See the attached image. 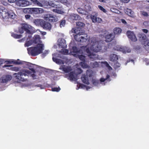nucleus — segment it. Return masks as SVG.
I'll list each match as a JSON object with an SVG mask.
<instances>
[{
  "instance_id": "nucleus-62",
  "label": "nucleus",
  "mask_w": 149,
  "mask_h": 149,
  "mask_svg": "<svg viewBox=\"0 0 149 149\" xmlns=\"http://www.w3.org/2000/svg\"><path fill=\"white\" fill-rule=\"evenodd\" d=\"M131 61L132 62V63H133V64H134V61L133 60H131Z\"/></svg>"
},
{
  "instance_id": "nucleus-20",
  "label": "nucleus",
  "mask_w": 149,
  "mask_h": 149,
  "mask_svg": "<svg viewBox=\"0 0 149 149\" xmlns=\"http://www.w3.org/2000/svg\"><path fill=\"white\" fill-rule=\"evenodd\" d=\"M127 34L128 38L131 40L135 42L137 40V38L133 32L128 31L127 33Z\"/></svg>"
},
{
  "instance_id": "nucleus-58",
  "label": "nucleus",
  "mask_w": 149,
  "mask_h": 149,
  "mask_svg": "<svg viewBox=\"0 0 149 149\" xmlns=\"http://www.w3.org/2000/svg\"><path fill=\"white\" fill-rule=\"evenodd\" d=\"M146 64L147 65H149V60H148L146 62Z\"/></svg>"
},
{
  "instance_id": "nucleus-44",
  "label": "nucleus",
  "mask_w": 149,
  "mask_h": 149,
  "mask_svg": "<svg viewBox=\"0 0 149 149\" xmlns=\"http://www.w3.org/2000/svg\"><path fill=\"white\" fill-rule=\"evenodd\" d=\"M98 7L100 10L106 13V10L101 6L99 5L98 6Z\"/></svg>"
},
{
  "instance_id": "nucleus-35",
  "label": "nucleus",
  "mask_w": 149,
  "mask_h": 149,
  "mask_svg": "<svg viewBox=\"0 0 149 149\" xmlns=\"http://www.w3.org/2000/svg\"><path fill=\"white\" fill-rule=\"evenodd\" d=\"M102 63L103 65H104L109 70H110L112 69L111 67L109 65L107 62H102Z\"/></svg>"
},
{
  "instance_id": "nucleus-48",
  "label": "nucleus",
  "mask_w": 149,
  "mask_h": 149,
  "mask_svg": "<svg viewBox=\"0 0 149 149\" xmlns=\"http://www.w3.org/2000/svg\"><path fill=\"white\" fill-rule=\"evenodd\" d=\"M142 14L145 16H148V13L146 12H145V11H143L142 12Z\"/></svg>"
},
{
  "instance_id": "nucleus-49",
  "label": "nucleus",
  "mask_w": 149,
  "mask_h": 149,
  "mask_svg": "<svg viewBox=\"0 0 149 149\" xmlns=\"http://www.w3.org/2000/svg\"><path fill=\"white\" fill-rule=\"evenodd\" d=\"M122 2L124 3H127L130 0H120Z\"/></svg>"
},
{
  "instance_id": "nucleus-26",
  "label": "nucleus",
  "mask_w": 149,
  "mask_h": 149,
  "mask_svg": "<svg viewBox=\"0 0 149 149\" xmlns=\"http://www.w3.org/2000/svg\"><path fill=\"white\" fill-rule=\"evenodd\" d=\"M70 18L73 20H81L82 18L78 15L72 14L70 15Z\"/></svg>"
},
{
  "instance_id": "nucleus-41",
  "label": "nucleus",
  "mask_w": 149,
  "mask_h": 149,
  "mask_svg": "<svg viewBox=\"0 0 149 149\" xmlns=\"http://www.w3.org/2000/svg\"><path fill=\"white\" fill-rule=\"evenodd\" d=\"M85 8L86 10V11H87V12L88 11H90L91 9V8L90 6L88 5H85Z\"/></svg>"
},
{
  "instance_id": "nucleus-24",
  "label": "nucleus",
  "mask_w": 149,
  "mask_h": 149,
  "mask_svg": "<svg viewBox=\"0 0 149 149\" xmlns=\"http://www.w3.org/2000/svg\"><path fill=\"white\" fill-rule=\"evenodd\" d=\"M77 90H78L79 88H82L84 89H86L87 91H88L89 89L91 88V87L86 86L80 83H78L77 84Z\"/></svg>"
},
{
  "instance_id": "nucleus-18",
  "label": "nucleus",
  "mask_w": 149,
  "mask_h": 149,
  "mask_svg": "<svg viewBox=\"0 0 149 149\" xmlns=\"http://www.w3.org/2000/svg\"><path fill=\"white\" fill-rule=\"evenodd\" d=\"M52 55V59L54 61L59 65L64 64V61L56 58L57 57H58L60 56L59 54L57 53H55L53 54Z\"/></svg>"
},
{
  "instance_id": "nucleus-34",
  "label": "nucleus",
  "mask_w": 149,
  "mask_h": 149,
  "mask_svg": "<svg viewBox=\"0 0 149 149\" xmlns=\"http://www.w3.org/2000/svg\"><path fill=\"white\" fill-rule=\"evenodd\" d=\"M9 63H13L14 64H19L21 63V61H17L14 60H10L7 61Z\"/></svg>"
},
{
  "instance_id": "nucleus-50",
  "label": "nucleus",
  "mask_w": 149,
  "mask_h": 149,
  "mask_svg": "<svg viewBox=\"0 0 149 149\" xmlns=\"http://www.w3.org/2000/svg\"><path fill=\"white\" fill-rule=\"evenodd\" d=\"M142 31L144 33H147L148 32V30L146 29H143Z\"/></svg>"
},
{
  "instance_id": "nucleus-27",
  "label": "nucleus",
  "mask_w": 149,
  "mask_h": 149,
  "mask_svg": "<svg viewBox=\"0 0 149 149\" xmlns=\"http://www.w3.org/2000/svg\"><path fill=\"white\" fill-rule=\"evenodd\" d=\"M125 13L129 16L134 17V12L131 9L127 8L125 10Z\"/></svg>"
},
{
  "instance_id": "nucleus-36",
  "label": "nucleus",
  "mask_w": 149,
  "mask_h": 149,
  "mask_svg": "<svg viewBox=\"0 0 149 149\" xmlns=\"http://www.w3.org/2000/svg\"><path fill=\"white\" fill-rule=\"evenodd\" d=\"M61 52L62 53V54L67 55V54H70V52H69L66 49H64L63 48L61 50Z\"/></svg>"
},
{
  "instance_id": "nucleus-46",
  "label": "nucleus",
  "mask_w": 149,
  "mask_h": 149,
  "mask_svg": "<svg viewBox=\"0 0 149 149\" xmlns=\"http://www.w3.org/2000/svg\"><path fill=\"white\" fill-rule=\"evenodd\" d=\"M143 25L145 26L149 27V22L145 21L143 23Z\"/></svg>"
},
{
  "instance_id": "nucleus-22",
  "label": "nucleus",
  "mask_w": 149,
  "mask_h": 149,
  "mask_svg": "<svg viewBox=\"0 0 149 149\" xmlns=\"http://www.w3.org/2000/svg\"><path fill=\"white\" fill-rule=\"evenodd\" d=\"M42 27L45 29L50 31L52 29V26L50 23L44 21Z\"/></svg>"
},
{
  "instance_id": "nucleus-38",
  "label": "nucleus",
  "mask_w": 149,
  "mask_h": 149,
  "mask_svg": "<svg viewBox=\"0 0 149 149\" xmlns=\"http://www.w3.org/2000/svg\"><path fill=\"white\" fill-rule=\"evenodd\" d=\"M65 24V21L64 19H62L60 21V27L61 28L64 27Z\"/></svg>"
},
{
  "instance_id": "nucleus-53",
  "label": "nucleus",
  "mask_w": 149,
  "mask_h": 149,
  "mask_svg": "<svg viewBox=\"0 0 149 149\" xmlns=\"http://www.w3.org/2000/svg\"><path fill=\"white\" fill-rule=\"evenodd\" d=\"M121 21L123 23L125 24H126V21L124 19H121Z\"/></svg>"
},
{
  "instance_id": "nucleus-56",
  "label": "nucleus",
  "mask_w": 149,
  "mask_h": 149,
  "mask_svg": "<svg viewBox=\"0 0 149 149\" xmlns=\"http://www.w3.org/2000/svg\"><path fill=\"white\" fill-rule=\"evenodd\" d=\"M46 32H41V33L42 35H45L46 34Z\"/></svg>"
},
{
  "instance_id": "nucleus-60",
  "label": "nucleus",
  "mask_w": 149,
  "mask_h": 149,
  "mask_svg": "<svg viewBox=\"0 0 149 149\" xmlns=\"http://www.w3.org/2000/svg\"><path fill=\"white\" fill-rule=\"evenodd\" d=\"M8 66H9L8 65H4V66H3V68H4V67H8Z\"/></svg>"
},
{
  "instance_id": "nucleus-12",
  "label": "nucleus",
  "mask_w": 149,
  "mask_h": 149,
  "mask_svg": "<svg viewBox=\"0 0 149 149\" xmlns=\"http://www.w3.org/2000/svg\"><path fill=\"white\" fill-rule=\"evenodd\" d=\"M81 52H80V53L79 54H78L77 55V57H78L79 59L83 61V62H81L80 63V65L81 66V67L83 68H89V66L87 65L85 63L84 61H85V56L83 55L82 54H81L82 53H83V52L82 51V50L83 49H84L86 52V51L84 49V48L83 47V46L81 47Z\"/></svg>"
},
{
  "instance_id": "nucleus-29",
  "label": "nucleus",
  "mask_w": 149,
  "mask_h": 149,
  "mask_svg": "<svg viewBox=\"0 0 149 149\" xmlns=\"http://www.w3.org/2000/svg\"><path fill=\"white\" fill-rule=\"evenodd\" d=\"M122 31L121 29L119 28H116L113 29V33L115 35L120 34Z\"/></svg>"
},
{
  "instance_id": "nucleus-23",
  "label": "nucleus",
  "mask_w": 149,
  "mask_h": 149,
  "mask_svg": "<svg viewBox=\"0 0 149 149\" xmlns=\"http://www.w3.org/2000/svg\"><path fill=\"white\" fill-rule=\"evenodd\" d=\"M12 77L11 75H7L4 76L0 79V81L2 83H6L11 80Z\"/></svg>"
},
{
  "instance_id": "nucleus-4",
  "label": "nucleus",
  "mask_w": 149,
  "mask_h": 149,
  "mask_svg": "<svg viewBox=\"0 0 149 149\" xmlns=\"http://www.w3.org/2000/svg\"><path fill=\"white\" fill-rule=\"evenodd\" d=\"M35 72V71L33 68L28 70H22L21 72L17 73H15V77L18 80L22 81H25L29 74Z\"/></svg>"
},
{
  "instance_id": "nucleus-43",
  "label": "nucleus",
  "mask_w": 149,
  "mask_h": 149,
  "mask_svg": "<svg viewBox=\"0 0 149 149\" xmlns=\"http://www.w3.org/2000/svg\"><path fill=\"white\" fill-rule=\"evenodd\" d=\"M61 90L60 88L58 87L54 88H52V91H53L59 92Z\"/></svg>"
},
{
  "instance_id": "nucleus-14",
  "label": "nucleus",
  "mask_w": 149,
  "mask_h": 149,
  "mask_svg": "<svg viewBox=\"0 0 149 149\" xmlns=\"http://www.w3.org/2000/svg\"><path fill=\"white\" fill-rule=\"evenodd\" d=\"M15 4L18 6L23 7L31 5V3L26 0H17Z\"/></svg>"
},
{
  "instance_id": "nucleus-15",
  "label": "nucleus",
  "mask_w": 149,
  "mask_h": 149,
  "mask_svg": "<svg viewBox=\"0 0 149 149\" xmlns=\"http://www.w3.org/2000/svg\"><path fill=\"white\" fill-rule=\"evenodd\" d=\"M90 17L93 23H101L102 22V19L99 17H97L96 15H91L90 16L88 15L86 17V19H88Z\"/></svg>"
},
{
  "instance_id": "nucleus-2",
  "label": "nucleus",
  "mask_w": 149,
  "mask_h": 149,
  "mask_svg": "<svg viewBox=\"0 0 149 149\" xmlns=\"http://www.w3.org/2000/svg\"><path fill=\"white\" fill-rule=\"evenodd\" d=\"M60 69L66 73H68L70 72L69 74V78L71 81H75L78 79L77 75L81 74L82 72V70L79 67L78 65H77L76 69L75 71L76 73L73 72L72 71V70L71 67L68 66L65 67V66H61Z\"/></svg>"
},
{
  "instance_id": "nucleus-7",
  "label": "nucleus",
  "mask_w": 149,
  "mask_h": 149,
  "mask_svg": "<svg viewBox=\"0 0 149 149\" xmlns=\"http://www.w3.org/2000/svg\"><path fill=\"white\" fill-rule=\"evenodd\" d=\"M0 13L3 17L4 18L10 17L14 19L16 16V15L12 11H8L4 7L1 6H0Z\"/></svg>"
},
{
  "instance_id": "nucleus-5",
  "label": "nucleus",
  "mask_w": 149,
  "mask_h": 149,
  "mask_svg": "<svg viewBox=\"0 0 149 149\" xmlns=\"http://www.w3.org/2000/svg\"><path fill=\"white\" fill-rule=\"evenodd\" d=\"M80 29L79 28L76 27L72 29L71 30L72 33L76 34V35L74 36L75 40L77 41L81 42H86L88 40L89 41L91 38L89 39V37L86 34L83 35L82 36L81 33L80 32Z\"/></svg>"
},
{
  "instance_id": "nucleus-40",
  "label": "nucleus",
  "mask_w": 149,
  "mask_h": 149,
  "mask_svg": "<svg viewBox=\"0 0 149 149\" xmlns=\"http://www.w3.org/2000/svg\"><path fill=\"white\" fill-rule=\"evenodd\" d=\"M76 25L78 26L82 27H84L85 25V24L84 23L79 22H77L76 23Z\"/></svg>"
},
{
  "instance_id": "nucleus-64",
  "label": "nucleus",
  "mask_w": 149,
  "mask_h": 149,
  "mask_svg": "<svg viewBox=\"0 0 149 149\" xmlns=\"http://www.w3.org/2000/svg\"><path fill=\"white\" fill-rule=\"evenodd\" d=\"M146 1L148 2V3H149V0H146Z\"/></svg>"
},
{
  "instance_id": "nucleus-54",
  "label": "nucleus",
  "mask_w": 149,
  "mask_h": 149,
  "mask_svg": "<svg viewBox=\"0 0 149 149\" xmlns=\"http://www.w3.org/2000/svg\"><path fill=\"white\" fill-rule=\"evenodd\" d=\"M114 13H120V12L118 10H117L116 9V10H115Z\"/></svg>"
},
{
  "instance_id": "nucleus-6",
  "label": "nucleus",
  "mask_w": 149,
  "mask_h": 149,
  "mask_svg": "<svg viewBox=\"0 0 149 149\" xmlns=\"http://www.w3.org/2000/svg\"><path fill=\"white\" fill-rule=\"evenodd\" d=\"M37 45L35 46L32 47L27 49V50L29 53L33 55H37L41 53L43 50L44 45L43 44L40 43V42L37 43Z\"/></svg>"
},
{
  "instance_id": "nucleus-28",
  "label": "nucleus",
  "mask_w": 149,
  "mask_h": 149,
  "mask_svg": "<svg viewBox=\"0 0 149 149\" xmlns=\"http://www.w3.org/2000/svg\"><path fill=\"white\" fill-rule=\"evenodd\" d=\"M118 56L115 54H111L110 56V60L111 61H116L118 59Z\"/></svg>"
},
{
  "instance_id": "nucleus-11",
  "label": "nucleus",
  "mask_w": 149,
  "mask_h": 149,
  "mask_svg": "<svg viewBox=\"0 0 149 149\" xmlns=\"http://www.w3.org/2000/svg\"><path fill=\"white\" fill-rule=\"evenodd\" d=\"M87 77L86 75H84L81 77V79L82 82L87 84H89V79L87 78L88 77H91L93 75L94 72L91 70H87L86 71Z\"/></svg>"
},
{
  "instance_id": "nucleus-1",
  "label": "nucleus",
  "mask_w": 149,
  "mask_h": 149,
  "mask_svg": "<svg viewBox=\"0 0 149 149\" xmlns=\"http://www.w3.org/2000/svg\"><path fill=\"white\" fill-rule=\"evenodd\" d=\"M87 55L92 60H95L97 58L96 54L93 52H98L102 49V46L101 43L95 38H91L89 40V43L85 46H83Z\"/></svg>"
},
{
  "instance_id": "nucleus-47",
  "label": "nucleus",
  "mask_w": 149,
  "mask_h": 149,
  "mask_svg": "<svg viewBox=\"0 0 149 149\" xmlns=\"http://www.w3.org/2000/svg\"><path fill=\"white\" fill-rule=\"evenodd\" d=\"M59 1H60L61 3L63 4H69L68 3V0H59Z\"/></svg>"
},
{
  "instance_id": "nucleus-8",
  "label": "nucleus",
  "mask_w": 149,
  "mask_h": 149,
  "mask_svg": "<svg viewBox=\"0 0 149 149\" xmlns=\"http://www.w3.org/2000/svg\"><path fill=\"white\" fill-rule=\"evenodd\" d=\"M111 45H112V47L114 49L118 51H120L123 54H125L129 53L131 52L130 48L127 47H123L118 45L115 46L114 44L112 45L109 44L108 46L109 48H111Z\"/></svg>"
},
{
  "instance_id": "nucleus-63",
  "label": "nucleus",
  "mask_w": 149,
  "mask_h": 149,
  "mask_svg": "<svg viewBox=\"0 0 149 149\" xmlns=\"http://www.w3.org/2000/svg\"><path fill=\"white\" fill-rule=\"evenodd\" d=\"M31 75H32V77H33V75H34V74H31Z\"/></svg>"
},
{
  "instance_id": "nucleus-16",
  "label": "nucleus",
  "mask_w": 149,
  "mask_h": 149,
  "mask_svg": "<svg viewBox=\"0 0 149 149\" xmlns=\"http://www.w3.org/2000/svg\"><path fill=\"white\" fill-rule=\"evenodd\" d=\"M72 44H70V47H72L71 45ZM81 50H78L77 47L75 46H73L72 47V49H70V54L73 55L75 57H77V55L80 53V52H81Z\"/></svg>"
},
{
  "instance_id": "nucleus-45",
  "label": "nucleus",
  "mask_w": 149,
  "mask_h": 149,
  "mask_svg": "<svg viewBox=\"0 0 149 149\" xmlns=\"http://www.w3.org/2000/svg\"><path fill=\"white\" fill-rule=\"evenodd\" d=\"M120 66V64L118 62L116 63L114 65V67L116 69L119 67Z\"/></svg>"
},
{
  "instance_id": "nucleus-30",
  "label": "nucleus",
  "mask_w": 149,
  "mask_h": 149,
  "mask_svg": "<svg viewBox=\"0 0 149 149\" xmlns=\"http://www.w3.org/2000/svg\"><path fill=\"white\" fill-rule=\"evenodd\" d=\"M114 37V35L112 33H108L106 36V38L109 40V41H111Z\"/></svg>"
},
{
  "instance_id": "nucleus-61",
  "label": "nucleus",
  "mask_w": 149,
  "mask_h": 149,
  "mask_svg": "<svg viewBox=\"0 0 149 149\" xmlns=\"http://www.w3.org/2000/svg\"><path fill=\"white\" fill-rule=\"evenodd\" d=\"M23 63H24L26 65H27L28 64V63H27L26 62H24Z\"/></svg>"
},
{
  "instance_id": "nucleus-9",
  "label": "nucleus",
  "mask_w": 149,
  "mask_h": 149,
  "mask_svg": "<svg viewBox=\"0 0 149 149\" xmlns=\"http://www.w3.org/2000/svg\"><path fill=\"white\" fill-rule=\"evenodd\" d=\"M109 76L107 75L106 78H104L102 77L100 79V81L95 79H93L92 81V83L94 86L98 87L100 86L101 85H104L105 84L106 81L107 80L108 81H110V80L109 79Z\"/></svg>"
},
{
  "instance_id": "nucleus-3",
  "label": "nucleus",
  "mask_w": 149,
  "mask_h": 149,
  "mask_svg": "<svg viewBox=\"0 0 149 149\" xmlns=\"http://www.w3.org/2000/svg\"><path fill=\"white\" fill-rule=\"evenodd\" d=\"M26 31V36L24 37V40H30L31 37V34L36 32L34 27L27 24H24L19 29V31L21 33H22L24 31Z\"/></svg>"
},
{
  "instance_id": "nucleus-37",
  "label": "nucleus",
  "mask_w": 149,
  "mask_h": 149,
  "mask_svg": "<svg viewBox=\"0 0 149 149\" xmlns=\"http://www.w3.org/2000/svg\"><path fill=\"white\" fill-rule=\"evenodd\" d=\"M91 65L93 68L97 67L98 66V63L96 61H94L91 63Z\"/></svg>"
},
{
  "instance_id": "nucleus-17",
  "label": "nucleus",
  "mask_w": 149,
  "mask_h": 149,
  "mask_svg": "<svg viewBox=\"0 0 149 149\" xmlns=\"http://www.w3.org/2000/svg\"><path fill=\"white\" fill-rule=\"evenodd\" d=\"M44 19L50 22H56L58 21V18L56 16H54L52 15L46 14L44 17Z\"/></svg>"
},
{
  "instance_id": "nucleus-52",
  "label": "nucleus",
  "mask_w": 149,
  "mask_h": 149,
  "mask_svg": "<svg viewBox=\"0 0 149 149\" xmlns=\"http://www.w3.org/2000/svg\"><path fill=\"white\" fill-rule=\"evenodd\" d=\"M31 16L29 15H25V17L26 19H28L30 18Z\"/></svg>"
},
{
  "instance_id": "nucleus-32",
  "label": "nucleus",
  "mask_w": 149,
  "mask_h": 149,
  "mask_svg": "<svg viewBox=\"0 0 149 149\" xmlns=\"http://www.w3.org/2000/svg\"><path fill=\"white\" fill-rule=\"evenodd\" d=\"M77 11L79 13L83 15H87L88 14V13L87 11L84 10L81 8H78L77 9Z\"/></svg>"
},
{
  "instance_id": "nucleus-21",
  "label": "nucleus",
  "mask_w": 149,
  "mask_h": 149,
  "mask_svg": "<svg viewBox=\"0 0 149 149\" xmlns=\"http://www.w3.org/2000/svg\"><path fill=\"white\" fill-rule=\"evenodd\" d=\"M58 44L59 48L64 49L67 46L65 41L63 39H59L58 40Z\"/></svg>"
},
{
  "instance_id": "nucleus-51",
  "label": "nucleus",
  "mask_w": 149,
  "mask_h": 149,
  "mask_svg": "<svg viewBox=\"0 0 149 149\" xmlns=\"http://www.w3.org/2000/svg\"><path fill=\"white\" fill-rule=\"evenodd\" d=\"M29 8H25L23 9V12L24 13H25L27 12V10H28L29 11V10L28 9Z\"/></svg>"
},
{
  "instance_id": "nucleus-39",
  "label": "nucleus",
  "mask_w": 149,
  "mask_h": 149,
  "mask_svg": "<svg viewBox=\"0 0 149 149\" xmlns=\"http://www.w3.org/2000/svg\"><path fill=\"white\" fill-rule=\"evenodd\" d=\"M11 36L14 38L17 39L20 38L22 36V35H18L13 33L12 34Z\"/></svg>"
},
{
  "instance_id": "nucleus-55",
  "label": "nucleus",
  "mask_w": 149,
  "mask_h": 149,
  "mask_svg": "<svg viewBox=\"0 0 149 149\" xmlns=\"http://www.w3.org/2000/svg\"><path fill=\"white\" fill-rule=\"evenodd\" d=\"M8 1L10 3H13L15 2V0H8Z\"/></svg>"
},
{
  "instance_id": "nucleus-31",
  "label": "nucleus",
  "mask_w": 149,
  "mask_h": 149,
  "mask_svg": "<svg viewBox=\"0 0 149 149\" xmlns=\"http://www.w3.org/2000/svg\"><path fill=\"white\" fill-rule=\"evenodd\" d=\"M53 11L55 12L60 14H62L64 13L63 10L59 8L53 9Z\"/></svg>"
},
{
  "instance_id": "nucleus-42",
  "label": "nucleus",
  "mask_w": 149,
  "mask_h": 149,
  "mask_svg": "<svg viewBox=\"0 0 149 149\" xmlns=\"http://www.w3.org/2000/svg\"><path fill=\"white\" fill-rule=\"evenodd\" d=\"M49 50H45L42 54V56L44 57L45 56L49 54Z\"/></svg>"
},
{
  "instance_id": "nucleus-25",
  "label": "nucleus",
  "mask_w": 149,
  "mask_h": 149,
  "mask_svg": "<svg viewBox=\"0 0 149 149\" xmlns=\"http://www.w3.org/2000/svg\"><path fill=\"white\" fill-rule=\"evenodd\" d=\"M33 23L36 26H42L43 23H44V21L41 19H36L33 20Z\"/></svg>"
},
{
  "instance_id": "nucleus-13",
  "label": "nucleus",
  "mask_w": 149,
  "mask_h": 149,
  "mask_svg": "<svg viewBox=\"0 0 149 149\" xmlns=\"http://www.w3.org/2000/svg\"><path fill=\"white\" fill-rule=\"evenodd\" d=\"M40 38L38 35H35L31 40L27 41L25 44V46L29 47L31 45H34L40 42Z\"/></svg>"
},
{
  "instance_id": "nucleus-59",
  "label": "nucleus",
  "mask_w": 149,
  "mask_h": 149,
  "mask_svg": "<svg viewBox=\"0 0 149 149\" xmlns=\"http://www.w3.org/2000/svg\"><path fill=\"white\" fill-rule=\"evenodd\" d=\"M14 70L16 71H18L19 70V69L17 68H15Z\"/></svg>"
},
{
  "instance_id": "nucleus-33",
  "label": "nucleus",
  "mask_w": 149,
  "mask_h": 149,
  "mask_svg": "<svg viewBox=\"0 0 149 149\" xmlns=\"http://www.w3.org/2000/svg\"><path fill=\"white\" fill-rule=\"evenodd\" d=\"M31 1L33 4L36 5L40 7H42V4L37 0H31Z\"/></svg>"
},
{
  "instance_id": "nucleus-19",
  "label": "nucleus",
  "mask_w": 149,
  "mask_h": 149,
  "mask_svg": "<svg viewBox=\"0 0 149 149\" xmlns=\"http://www.w3.org/2000/svg\"><path fill=\"white\" fill-rule=\"evenodd\" d=\"M29 12L31 13L39 14L43 13L44 10L42 8H30Z\"/></svg>"
},
{
  "instance_id": "nucleus-10",
  "label": "nucleus",
  "mask_w": 149,
  "mask_h": 149,
  "mask_svg": "<svg viewBox=\"0 0 149 149\" xmlns=\"http://www.w3.org/2000/svg\"><path fill=\"white\" fill-rule=\"evenodd\" d=\"M138 36L145 49L148 51H149V40L146 37V36L143 33H139Z\"/></svg>"
},
{
  "instance_id": "nucleus-57",
  "label": "nucleus",
  "mask_w": 149,
  "mask_h": 149,
  "mask_svg": "<svg viewBox=\"0 0 149 149\" xmlns=\"http://www.w3.org/2000/svg\"><path fill=\"white\" fill-rule=\"evenodd\" d=\"M111 11L113 12H114L115 10H116L115 9L113 8H111L110 9Z\"/></svg>"
}]
</instances>
